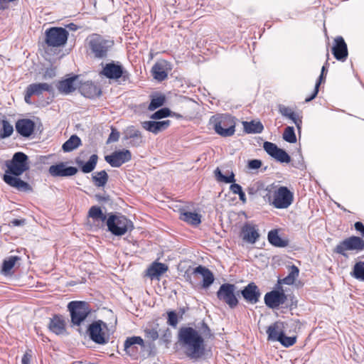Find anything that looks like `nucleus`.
Listing matches in <instances>:
<instances>
[{"label": "nucleus", "mask_w": 364, "mask_h": 364, "mask_svg": "<svg viewBox=\"0 0 364 364\" xmlns=\"http://www.w3.org/2000/svg\"><path fill=\"white\" fill-rule=\"evenodd\" d=\"M6 166L7 169L3 179L6 184L18 191H26L31 189L27 182L18 178L29 168L28 158L26 154L21 151L15 153L11 160L6 161Z\"/></svg>", "instance_id": "nucleus-1"}, {"label": "nucleus", "mask_w": 364, "mask_h": 364, "mask_svg": "<svg viewBox=\"0 0 364 364\" xmlns=\"http://www.w3.org/2000/svg\"><path fill=\"white\" fill-rule=\"evenodd\" d=\"M178 338L189 358L196 360L204 355L205 350L204 339L195 328L181 327L178 331Z\"/></svg>", "instance_id": "nucleus-2"}, {"label": "nucleus", "mask_w": 364, "mask_h": 364, "mask_svg": "<svg viewBox=\"0 0 364 364\" xmlns=\"http://www.w3.org/2000/svg\"><path fill=\"white\" fill-rule=\"evenodd\" d=\"M85 43L87 53L97 59L107 58L109 51L114 44L112 39L97 33H92L88 36Z\"/></svg>", "instance_id": "nucleus-3"}, {"label": "nucleus", "mask_w": 364, "mask_h": 364, "mask_svg": "<svg viewBox=\"0 0 364 364\" xmlns=\"http://www.w3.org/2000/svg\"><path fill=\"white\" fill-rule=\"evenodd\" d=\"M210 124L215 132L222 136H230L235 132V124L229 114H216L211 117Z\"/></svg>", "instance_id": "nucleus-4"}, {"label": "nucleus", "mask_w": 364, "mask_h": 364, "mask_svg": "<svg viewBox=\"0 0 364 364\" xmlns=\"http://www.w3.org/2000/svg\"><path fill=\"white\" fill-rule=\"evenodd\" d=\"M363 250H364V240L360 237L351 236L340 242L335 247L333 252L348 259L350 252L358 253Z\"/></svg>", "instance_id": "nucleus-5"}, {"label": "nucleus", "mask_w": 364, "mask_h": 364, "mask_svg": "<svg viewBox=\"0 0 364 364\" xmlns=\"http://www.w3.org/2000/svg\"><path fill=\"white\" fill-rule=\"evenodd\" d=\"M108 230L114 235L122 236L134 228L133 223L124 215H111L107 220Z\"/></svg>", "instance_id": "nucleus-6"}, {"label": "nucleus", "mask_w": 364, "mask_h": 364, "mask_svg": "<svg viewBox=\"0 0 364 364\" xmlns=\"http://www.w3.org/2000/svg\"><path fill=\"white\" fill-rule=\"evenodd\" d=\"M68 309L70 313L72 323L77 326H80L91 311L88 303L80 301H70Z\"/></svg>", "instance_id": "nucleus-7"}, {"label": "nucleus", "mask_w": 364, "mask_h": 364, "mask_svg": "<svg viewBox=\"0 0 364 364\" xmlns=\"http://www.w3.org/2000/svg\"><path fill=\"white\" fill-rule=\"evenodd\" d=\"M68 34L65 28L53 27L46 31L45 42L50 47H60L66 43Z\"/></svg>", "instance_id": "nucleus-8"}, {"label": "nucleus", "mask_w": 364, "mask_h": 364, "mask_svg": "<svg viewBox=\"0 0 364 364\" xmlns=\"http://www.w3.org/2000/svg\"><path fill=\"white\" fill-rule=\"evenodd\" d=\"M235 289L236 287L235 284L229 283L223 284L217 291V297L230 309H234L238 304V299L235 294Z\"/></svg>", "instance_id": "nucleus-9"}, {"label": "nucleus", "mask_w": 364, "mask_h": 364, "mask_svg": "<svg viewBox=\"0 0 364 364\" xmlns=\"http://www.w3.org/2000/svg\"><path fill=\"white\" fill-rule=\"evenodd\" d=\"M294 200V195L286 186H280L274 193L272 205L278 209L289 207Z\"/></svg>", "instance_id": "nucleus-10"}, {"label": "nucleus", "mask_w": 364, "mask_h": 364, "mask_svg": "<svg viewBox=\"0 0 364 364\" xmlns=\"http://www.w3.org/2000/svg\"><path fill=\"white\" fill-rule=\"evenodd\" d=\"M107 324L99 320L90 325L88 333L90 339L97 344H105L109 341V336L105 333Z\"/></svg>", "instance_id": "nucleus-11"}, {"label": "nucleus", "mask_w": 364, "mask_h": 364, "mask_svg": "<svg viewBox=\"0 0 364 364\" xmlns=\"http://www.w3.org/2000/svg\"><path fill=\"white\" fill-rule=\"evenodd\" d=\"M100 74L107 78L113 80H118L122 77L125 81L129 78V72L124 70L119 63L112 62L107 63L100 72Z\"/></svg>", "instance_id": "nucleus-12"}, {"label": "nucleus", "mask_w": 364, "mask_h": 364, "mask_svg": "<svg viewBox=\"0 0 364 364\" xmlns=\"http://www.w3.org/2000/svg\"><path fill=\"white\" fill-rule=\"evenodd\" d=\"M105 159L112 167L119 168L132 159V153L127 149L115 151L105 156Z\"/></svg>", "instance_id": "nucleus-13"}, {"label": "nucleus", "mask_w": 364, "mask_h": 364, "mask_svg": "<svg viewBox=\"0 0 364 364\" xmlns=\"http://www.w3.org/2000/svg\"><path fill=\"white\" fill-rule=\"evenodd\" d=\"M263 148L269 156L280 163L288 164L291 161L290 156L274 143L265 141Z\"/></svg>", "instance_id": "nucleus-14"}, {"label": "nucleus", "mask_w": 364, "mask_h": 364, "mask_svg": "<svg viewBox=\"0 0 364 364\" xmlns=\"http://www.w3.org/2000/svg\"><path fill=\"white\" fill-rule=\"evenodd\" d=\"M264 299L266 306L274 309L283 305L286 302L287 296L282 291L273 290L267 292Z\"/></svg>", "instance_id": "nucleus-15"}, {"label": "nucleus", "mask_w": 364, "mask_h": 364, "mask_svg": "<svg viewBox=\"0 0 364 364\" xmlns=\"http://www.w3.org/2000/svg\"><path fill=\"white\" fill-rule=\"evenodd\" d=\"M240 236L243 241L252 245L258 240L260 235L256 225L246 223L242 227Z\"/></svg>", "instance_id": "nucleus-16"}, {"label": "nucleus", "mask_w": 364, "mask_h": 364, "mask_svg": "<svg viewBox=\"0 0 364 364\" xmlns=\"http://www.w3.org/2000/svg\"><path fill=\"white\" fill-rule=\"evenodd\" d=\"M171 70V64L168 61L158 60L151 68L152 76L159 82L164 81L167 78L168 73Z\"/></svg>", "instance_id": "nucleus-17"}, {"label": "nucleus", "mask_w": 364, "mask_h": 364, "mask_svg": "<svg viewBox=\"0 0 364 364\" xmlns=\"http://www.w3.org/2000/svg\"><path fill=\"white\" fill-rule=\"evenodd\" d=\"M80 92L85 97L93 99L101 95V88L92 81L80 82L78 86Z\"/></svg>", "instance_id": "nucleus-18"}, {"label": "nucleus", "mask_w": 364, "mask_h": 364, "mask_svg": "<svg viewBox=\"0 0 364 364\" xmlns=\"http://www.w3.org/2000/svg\"><path fill=\"white\" fill-rule=\"evenodd\" d=\"M241 294L247 303L255 304L259 301L261 292L258 287L254 282H251L244 287Z\"/></svg>", "instance_id": "nucleus-19"}, {"label": "nucleus", "mask_w": 364, "mask_h": 364, "mask_svg": "<svg viewBox=\"0 0 364 364\" xmlns=\"http://www.w3.org/2000/svg\"><path fill=\"white\" fill-rule=\"evenodd\" d=\"M77 172V168L73 166H66L64 163L52 165L49 168V173L54 177L72 176Z\"/></svg>", "instance_id": "nucleus-20"}, {"label": "nucleus", "mask_w": 364, "mask_h": 364, "mask_svg": "<svg viewBox=\"0 0 364 364\" xmlns=\"http://www.w3.org/2000/svg\"><path fill=\"white\" fill-rule=\"evenodd\" d=\"M335 45L332 48V53L335 58L340 61H345L348 57L347 45L341 36H338L334 40Z\"/></svg>", "instance_id": "nucleus-21"}, {"label": "nucleus", "mask_w": 364, "mask_h": 364, "mask_svg": "<svg viewBox=\"0 0 364 364\" xmlns=\"http://www.w3.org/2000/svg\"><path fill=\"white\" fill-rule=\"evenodd\" d=\"M35 123L30 119H21L15 124L16 132L23 137H29L34 132Z\"/></svg>", "instance_id": "nucleus-22"}, {"label": "nucleus", "mask_w": 364, "mask_h": 364, "mask_svg": "<svg viewBox=\"0 0 364 364\" xmlns=\"http://www.w3.org/2000/svg\"><path fill=\"white\" fill-rule=\"evenodd\" d=\"M79 84V77L75 75L60 81L57 87L60 92L67 95L75 91L76 88H78Z\"/></svg>", "instance_id": "nucleus-23"}, {"label": "nucleus", "mask_w": 364, "mask_h": 364, "mask_svg": "<svg viewBox=\"0 0 364 364\" xmlns=\"http://www.w3.org/2000/svg\"><path fill=\"white\" fill-rule=\"evenodd\" d=\"M284 323L282 321H276L270 325L266 331L267 340L278 341L284 333Z\"/></svg>", "instance_id": "nucleus-24"}, {"label": "nucleus", "mask_w": 364, "mask_h": 364, "mask_svg": "<svg viewBox=\"0 0 364 364\" xmlns=\"http://www.w3.org/2000/svg\"><path fill=\"white\" fill-rule=\"evenodd\" d=\"M171 124L170 120H164L160 122L156 121H145L141 122L142 127L153 134H158L166 129Z\"/></svg>", "instance_id": "nucleus-25"}, {"label": "nucleus", "mask_w": 364, "mask_h": 364, "mask_svg": "<svg viewBox=\"0 0 364 364\" xmlns=\"http://www.w3.org/2000/svg\"><path fill=\"white\" fill-rule=\"evenodd\" d=\"M123 139L124 140L129 139V145L132 146H139L143 143L141 132L136 129L133 126L127 127L124 132Z\"/></svg>", "instance_id": "nucleus-26"}, {"label": "nucleus", "mask_w": 364, "mask_h": 364, "mask_svg": "<svg viewBox=\"0 0 364 364\" xmlns=\"http://www.w3.org/2000/svg\"><path fill=\"white\" fill-rule=\"evenodd\" d=\"M194 274H200L203 277L202 286L203 288H208L214 282V276L213 272L203 266H198L193 270Z\"/></svg>", "instance_id": "nucleus-27"}, {"label": "nucleus", "mask_w": 364, "mask_h": 364, "mask_svg": "<svg viewBox=\"0 0 364 364\" xmlns=\"http://www.w3.org/2000/svg\"><path fill=\"white\" fill-rule=\"evenodd\" d=\"M168 270V266L161 262H154L147 269V275L151 278H156Z\"/></svg>", "instance_id": "nucleus-28"}, {"label": "nucleus", "mask_w": 364, "mask_h": 364, "mask_svg": "<svg viewBox=\"0 0 364 364\" xmlns=\"http://www.w3.org/2000/svg\"><path fill=\"white\" fill-rule=\"evenodd\" d=\"M28 92L33 95H40L44 92L51 93L53 92V87L51 85L46 82L32 83L28 87Z\"/></svg>", "instance_id": "nucleus-29"}, {"label": "nucleus", "mask_w": 364, "mask_h": 364, "mask_svg": "<svg viewBox=\"0 0 364 364\" xmlns=\"http://www.w3.org/2000/svg\"><path fill=\"white\" fill-rule=\"evenodd\" d=\"M50 330L55 334H63L65 331L64 320L58 316H55L49 323Z\"/></svg>", "instance_id": "nucleus-30"}, {"label": "nucleus", "mask_w": 364, "mask_h": 364, "mask_svg": "<svg viewBox=\"0 0 364 364\" xmlns=\"http://www.w3.org/2000/svg\"><path fill=\"white\" fill-rule=\"evenodd\" d=\"M279 113L285 117L292 120L298 129L301 128V119H299L294 112L289 107L279 105L278 107Z\"/></svg>", "instance_id": "nucleus-31"}, {"label": "nucleus", "mask_w": 364, "mask_h": 364, "mask_svg": "<svg viewBox=\"0 0 364 364\" xmlns=\"http://www.w3.org/2000/svg\"><path fill=\"white\" fill-rule=\"evenodd\" d=\"M242 124L244 130L248 134H259L264 129V127L260 122H243Z\"/></svg>", "instance_id": "nucleus-32"}, {"label": "nucleus", "mask_w": 364, "mask_h": 364, "mask_svg": "<svg viewBox=\"0 0 364 364\" xmlns=\"http://www.w3.org/2000/svg\"><path fill=\"white\" fill-rule=\"evenodd\" d=\"M200 215L193 212H183L181 213L180 219L192 225H198L201 223Z\"/></svg>", "instance_id": "nucleus-33"}, {"label": "nucleus", "mask_w": 364, "mask_h": 364, "mask_svg": "<svg viewBox=\"0 0 364 364\" xmlns=\"http://www.w3.org/2000/svg\"><path fill=\"white\" fill-rule=\"evenodd\" d=\"M98 156L96 154H92L88 161L83 163V161H77V164L81 167V171L83 173H88L92 171L97 165Z\"/></svg>", "instance_id": "nucleus-34"}, {"label": "nucleus", "mask_w": 364, "mask_h": 364, "mask_svg": "<svg viewBox=\"0 0 364 364\" xmlns=\"http://www.w3.org/2000/svg\"><path fill=\"white\" fill-rule=\"evenodd\" d=\"M81 145V140L77 135H72L62 146L65 152H70L77 149Z\"/></svg>", "instance_id": "nucleus-35"}, {"label": "nucleus", "mask_w": 364, "mask_h": 364, "mask_svg": "<svg viewBox=\"0 0 364 364\" xmlns=\"http://www.w3.org/2000/svg\"><path fill=\"white\" fill-rule=\"evenodd\" d=\"M268 240L275 247H284L287 245V242L282 240L278 235L277 230H273L268 232Z\"/></svg>", "instance_id": "nucleus-36"}, {"label": "nucleus", "mask_w": 364, "mask_h": 364, "mask_svg": "<svg viewBox=\"0 0 364 364\" xmlns=\"http://www.w3.org/2000/svg\"><path fill=\"white\" fill-rule=\"evenodd\" d=\"M289 270H290V272H289V274L284 279H279V283L284 284H287V285H291L294 283L296 279L299 276V269L296 266L293 264L290 267Z\"/></svg>", "instance_id": "nucleus-37"}, {"label": "nucleus", "mask_w": 364, "mask_h": 364, "mask_svg": "<svg viewBox=\"0 0 364 364\" xmlns=\"http://www.w3.org/2000/svg\"><path fill=\"white\" fill-rule=\"evenodd\" d=\"M108 174L105 171H101L92 175V181L97 187L105 186L108 181Z\"/></svg>", "instance_id": "nucleus-38"}, {"label": "nucleus", "mask_w": 364, "mask_h": 364, "mask_svg": "<svg viewBox=\"0 0 364 364\" xmlns=\"http://www.w3.org/2000/svg\"><path fill=\"white\" fill-rule=\"evenodd\" d=\"M350 274L356 279L364 282V260L355 264Z\"/></svg>", "instance_id": "nucleus-39"}, {"label": "nucleus", "mask_w": 364, "mask_h": 364, "mask_svg": "<svg viewBox=\"0 0 364 364\" xmlns=\"http://www.w3.org/2000/svg\"><path fill=\"white\" fill-rule=\"evenodd\" d=\"M88 215L95 221L105 222L107 220L106 215L98 206H92L89 210Z\"/></svg>", "instance_id": "nucleus-40"}, {"label": "nucleus", "mask_w": 364, "mask_h": 364, "mask_svg": "<svg viewBox=\"0 0 364 364\" xmlns=\"http://www.w3.org/2000/svg\"><path fill=\"white\" fill-rule=\"evenodd\" d=\"M19 258L17 256H11L4 261L1 267V274L6 276L11 274V270L14 267L16 262Z\"/></svg>", "instance_id": "nucleus-41"}, {"label": "nucleus", "mask_w": 364, "mask_h": 364, "mask_svg": "<svg viewBox=\"0 0 364 364\" xmlns=\"http://www.w3.org/2000/svg\"><path fill=\"white\" fill-rule=\"evenodd\" d=\"M14 132V127L6 120H2V125L1 126L0 139H5L10 136Z\"/></svg>", "instance_id": "nucleus-42"}, {"label": "nucleus", "mask_w": 364, "mask_h": 364, "mask_svg": "<svg viewBox=\"0 0 364 364\" xmlns=\"http://www.w3.org/2000/svg\"><path fill=\"white\" fill-rule=\"evenodd\" d=\"M283 139L289 143H295L296 137L293 127H287L283 133Z\"/></svg>", "instance_id": "nucleus-43"}, {"label": "nucleus", "mask_w": 364, "mask_h": 364, "mask_svg": "<svg viewBox=\"0 0 364 364\" xmlns=\"http://www.w3.org/2000/svg\"><path fill=\"white\" fill-rule=\"evenodd\" d=\"M134 344H138L141 346H144V340L140 336H132L127 338L124 343V349L130 348Z\"/></svg>", "instance_id": "nucleus-44"}, {"label": "nucleus", "mask_w": 364, "mask_h": 364, "mask_svg": "<svg viewBox=\"0 0 364 364\" xmlns=\"http://www.w3.org/2000/svg\"><path fill=\"white\" fill-rule=\"evenodd\" d=\"M164 102H165L164 96L161 95V96L154 97L151 99V102L148 107V109L150 111H154V110L156 109L157 108L164 105Z\"/></svg>", "instance_id": "nucleus-45"}, {"label": "nucleus", "mask_w": 364, "mask_h": 364, "mask_svg": "<svg viewBox=\"0 0 364 364\" xmlns=\"http://www.w3.org/2000/svg\"><path fill=\"white\" fill-rule=\"evenodd\" d=\"M264 184L260 181L255 182L251 184L247 189L249 195L254 196L258 192H261L263 190Z\"/></svg>", "instance_id": "nucleus-46"}, {"label": "nucleus", "mask_w": 364, "mask_h": 364, "mask_svg": "<svg viewBox=\"0 0 364 364\" xmlns=\"http://www.w3.org/2000/svg\"><path fill=\"white\" fill-rule=\"evenodd\" d=\"M168 116H171V110L168 108L164 107L154 112L150 117L153 119H161Z\"/></svg>", "instance_id": "nucleus-47"}, {"label": "nucleus", "mask_w": 364, "mask_h": 364, "mask_svg": "<svg viewBox=\"0 0 364 364\" xmlns=\"http://www.w3.org/2000/svg\"><path fill=\"white\" fill-rule=\"evenodd\" d=\"M278 342H279L283 346L288 348L292 346L296 342V337L287 336L284 333Z\"/></svg>", "instance_id": "nucleus-48"}, {"label": "nucleus", "mask_w": 364, "mask_h": 364, "mask_svg": "<svg viewBox=\"0 0 364 364\" xmlns=\"http://www.w3.org/2000/svg\"><path fill=\"white\" fill-rule=\"evenodd\" d=\"M168 314V318H167V323L173 327L176 328L178 324V316L175 311H171L167 313Z\"/></svg>", "instance_id": "nucleus-49"}, {"label": "nucleus", "mask_w": 364, "mask_h": 364, "mask_svg": "<svg viewBox=\"0 0 364 364\" xmlns=\"http://www.w3.org/2000/svg\"><path fill=\"white\" fill-rule=\"evenodd\" d=\"M323 75H322V74L321 73V75H320V76H319V78H318V81H317V82L316 83V85H315V87H314V90L313 94H312L309 97H307V98H306V100H305V101H306V102L311 101L313 99H314V98L316 97V95H317V94H318V87H319V86H320V84H321V81H322V80H323Z\"/></svg>", "instance_id": "nucleus-50"}, {"label": "nucleus", "mask_w": 364, "mask_h": 364, "mask_svg": "<svg viewBox=\"0 0 364 364\" xmlns=\"http://www.w3.org/2000/svg\"><path fill=\"white\" fill-rule=\"evenodd\" d=\"M172 338V333L171 331L166 328L163 334L161 336V341H163L166 345H168L171 341Z\"/></svg>", "instance_id": "nucleus-51"}, {"label": "nucleus", "mask_w": 364, "mask_h": 364, "mask_svg": "<svg viewBox=\"0 0 364 364\" xmlns=\"http://www.w3.org/2000/svg\"><path fill=\"white\" fill-rule=\"evenodd\" d=\"M144 333L145 336L152 341H156L159 338V333L155 328H146Z\"/></svg>", "instance_id": "nucleus-52"}, {"label": "nucleus", "mask_w": 364, "mask_h": 364, "mask_svg": "<svg viewBox=\"0 0 364 364\" xmlns=\"http://www.w3.org/2000/svg\"><path fill=\"white\" fill-rule=\"evenodd\" d=\"M262 166V161L259 159H252L247 163V168L250 170H256L260 168Z\"/></svg>", "instance_id": "nucleus-53"}, {"label": "nucleus", "mask_w": 364, "mask_h": 364, "mask_svg": "<svg viewBox=\"0 0 364 364\" xmlns=\"http://www.w3.org/2000/svg\"><path fill=\"white\" fill-rule=\"evenodd\" d=\"M262 191L263 193H260V195L263 196L265 201L268 202L269 204L272 205V200L271 195V189H269L268 188H264V187Z\"/></svg>", "instance_id": "nucleus-54"}, {"label": "nucleus", "mask_w": 364, "mask_h": 364, "mask_svg": "<svg viewBox=\"0 0 364 364\" xmlns=\"http://www.w3.org/2000/svg\"><path fill=\"white\" fill-rule=\"evenodd\" d=\"M119 132H117L116 129H112V132L110 133V134L109 136L107 143L117 141L119 140Z\"/></svg>", "instance_id": "nucleus-55"}, {"label": "nucleus", "mask_w": 364, "mask_h": 364, "mask_svg": "<svg viewBox=\"0 0 364 364\" xmlns=\"http://www.w3.org/2000/svg\"><path fill=\"white\" fill-rule=\"evenodd\" d=\"M230 189L234 194L240 193L242 191L241 186L235 183L230 185Z\"/></svg>", "instance_id": "nucleus-56"}, {"label": "nucleus", "mask_w": 364, "mask_h": 364, "mask_svg": "<svg viewBox=\"0 0 364 364\" xmlns=\"http://www.w3.org/2000/svg\"><path fill=\"white\" fill-rule=\"evenodd\" d=\"M235 181V174L233 172H231L230 175L228 176H224L223 181L226 183H234Z\"/></svg>", "instance_id": "nucleus-57"}, {"label": "nucleus", "mask_w": 364, "mask_h": 364, "mask_svg": "<svg viewBox=\"0 0 364 364\" xmlns=\"http://www.w3.org/2000/svg\"><path fill=\"white\" fill-rule=\"evenodd\" d=\"M355 228L357 231L360 232L361 236L364 237V225L361 222H356L355 223Z\"/></svg>", "instance_id": "nucleus-58"}, {"label": "nucleus", "mask_w": 364, "mask_h": 364, "mask_svg": "<svg viewBox=\"0 0 364 364\" xmlns=\"http://www.w3.org/2000/svg\"><path fill=\"white\" fill-rule=\"evenodd\" d=\"M26 220L24 219H14L11 221L12 226H21L25 224Z\"/></svg>", "instance_id": "nucleus-59"}, {"label": "nucleus", "mask_w": 364, "mask_h": 364, "mask_svg": "<svg viewBox=\"0 0 364 364\" xmlns=\"http://www.w3.org/2000/svg\"><path fill=\"white\" fill-rule=\"evenodd\" d=\"M31 355L26 353L21 360V364H30Z\"/></svg>", "instance_id": "nucleus-60"}, {"label": "nucleus", "mask_w": 364, "mask_h": 364, "mask_svg": "<svg viewBox=\"0 0 364 364\" xmlns=\"http://www.w3.org/2000/svg\"><path fill=\"white\" fill-rule=\"evenodd\" d=\"M32 95H33L31 92H28V87H26L24 100L27 104L30 105L32 103L31 100V97Z\"/></svg>", "instance_id": "nucleus-61"}, {"label": "nucleus", "mask_w": 364, "mask_h": 364, "mask_svg": "<svg viewBox=\"0 0 364 364\" xmlns=\"http://www.w3.org/2000/svg\"><path fill=\"white\" fill-rule=\"evenodd\" d=\"M215 176L218 181H223L224 175L221 173L220 170L218 168H217L215 170Z\"/></svg>", "instance_id": "nucleus-62"}, {"label": "nucleus", "mask_w": 364, "mask_h": 364, "mask_svg": "<svg viewBox=\"0 0 364 364\" xmlns=\"http://www.w3.org/2000/svg\"><path fill=\"white\" fill-rule=\"evenodd\" d=\"M239 196V198L240 200L243 203H245L246 202V196H245V193L243 192V191H242L240 192V193H238L237 194Z\"/></svg>", "instance_id": "nucleus-63"}, {"label": "nucleus", "mask_w": 364, "mask_h": 364, "mask_svg": "<svg viewBox=\"0 0 364 364\" xmlns=\"http://www.w3.org/2000/svg\"><path fill=\"white\" fill-rule=\"evenodd\" d=\"M48 75L50 77H52L54 75L53 73V70H47L46 73H45V76H47Z\"/></svg>", "instance_id": "nucleus-64"}]
</instances>
